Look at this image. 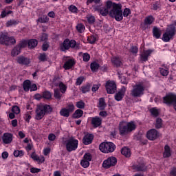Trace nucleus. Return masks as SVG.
Returning a JSON list of instances; mask_svg holds the SVG:
<instances>
[{"label": "nucleus", "instance_id": "f257e3e1", "mask_svg": "<svg viewBox=\"0 0 176 176\" xmlns=\"http://www.w3.org/2000/svg\"><path fill=\"white\" fill-rule=\"evenodd\" d=\"M107 9H110L109 16L115 19L116 21H122L123 20V11L122 10V4L113 3L111 1L106 2Z\"/></svg>", "mask_w": 176, "mask_h": 176}, {"label": "nucleus", "instance_id": "f03ea898", "mask_svg": "<svg viewBox=\"0 0 176 176\" xmlns=\"http://www.w3.org/2000/svg\"><path fill=\"white\" fill-rule=\"evenodd\" d=\"M118 130L121 135H127V134L135 130V124L133 122H120Z\"/></svg>", "mask_w": 176, "mask_h": 176}, {"label": "nucleus", "instance_id": "7ed1b4c3", "mask_svg": "<svg viewBox=\"0 0 176 176\" xmlns=\"http://www.w3.org/2000/svg\"><path fill=\"white\" fill-rule=\"evenodd\" d=\"M52 111H53V108L50 107L49 104H41L37 106V109L36 110V117L35 119L36 120H41L46 113H52Z\"/></svg>", "mask_w": 176, "mask_h": 176}, {"label": "nucleus", "instance_id": "20e7f679", "mask_svg": "<svg viewBox=\"0 0 176 176\" xmlns=\"http://www.w3.org/2000/svg\"><path fill=\"white\" fill-rule=\"evenodd\" d=\"M70 47L78 50H79V44H77L75 40L65 38L63 43L60 45V50L62 52H65L66 50H69Z\"/></svg>", "mask_w": 176, "mask_h": 176}, {"label": "nucleus", "instance_id": "39448f33", "mask_svg": "<svg viewBox=\"0 0 176 176\" xmlns=\"http://www.w3.org/2000/svg\"><path fill=\"white\" fill-rule=\"evenodd\" d=\"M132 89L131 90V96L134 98H140L144 96V92L145 91V87L141 83L135 84L132 86Z\"/></svg>", "mask_w": 176, "mask_h": 176}, {"label": "nucleus", "instance_id": "423d86ee", "mask_svg": "<svg viewBox=\"0 0 176 176\" xmlns=\"http://www.w3.org/2000/svg\"><path fill=\"white\" fill-rule=\"evenodd\" d=\"M99 149L103 153H112L116 149V146L111 142H106L99 145Z\"/></svg>", "mask_w": 176, "mask_h": 176}, {"label": "nucleus", "instance_id": "0eeeda50", "mask_svg": "<svg viewBox=\"0 0 176 176\" xmlns=\"http://www.w3.org/2000/svg\"><path fill=\"white\" fill-rule=\"evenodd\" d=\"M78 144L79 141H78V140L74 139V137L70 138L69 140L65 141L66 151H67V152L76 151V149H78Z\"/></svg>", "mask_w": 176, "mask_h": 176}, {"label": "nucleus", "instance_id": "6e6552de", "mask_svg": "<svg viewBox=\"0 0 176 176\" xmlns=\"http://www.w3.org/2000/svg\"><path fill=\"white\" fill-rule=\"evenodd\" d=\"M15 43L16 39H14V37H9V36L3 34L0 35V45H3L4 46H12V45H14Z\"/></svg>", "mask_w": 176, "mask_h": 176}, {"label": "nucleus", "instance_id": "1a4fd4ad", "mask_svg": "<svg viewBox=\"0 0 176 176\" xmlns=\"http://www.w3.org/2000/svg\"><path fill=\"white\" fill-rule=\"evenodd\" d=\"M164 104H166V105H171L173 104V107L175 108V111H176V95L173 93L168 94L166 96L163 98Z\"/></svg>", "mask_w": 176, "mask_h": 176}, {"label": "nucleus", "instance_id": "9d476101", "mask_svg": "<svg viewBox=\"0 0 176 176\" xmlns=\"http://www.w3.org/2000/svg\"><path fill=\"white\" fill-rule=\"evenodd\" d=\"M116 163H118V159L116 157H109L103 162L102 167L103 168H111V167L116 166Z\"/></svg>", "mask_w": 176, "mask_h": 176}, {"label": "nucleus", "instance_id": "9b49d317", "mask_svg": "<svg viewBox=\"0 0 176 176\" xmlns=\"http://www.w3.org/2000/svg\"><path fill=\"white\" fill-rule=\"evenodd\" d=\"M105 87L107 94H115L116 92V82L114 81H107Z\"/></svg>", "mask_w": 176, "mask_h": 176}, {"label": "nucleus", "instance_id": "f8f14e48", "mask_svg": "<svg viewBox=\"0 0 176 176\" xmlns=\"http://www.w3.org/2000/svg\"><path fill=\"white\" fill-rule=\"evenodd\" d=\"M16 62L21 65H30V64H31V59L25 56H20L17 57Z\"/></svg>", "mask_w": 176, "mask_h": 176}, {"label": "nucleus", "instance_id": "ddd939ff", "mask_svg": "<svg viewBox=\"0 0 176 176\" xmlns=\"http://www.w3.org/2000/svg\"><path fill=\"white\" fill-rule=\"evenodd\" d=\"M159 137V133L156 129H151L147 132L146 138L151 141H155Z\"/></svg>", "mask_w": 176, "mask_h": 176}, {"label": "nucleus", "instance_id": "4468645a", "mask_svg": "<svg viewBox=\"0 0 176 176\" xmlns=\"http://www.w3.org/2000/svg\"><path fill=\"white\" fill-rule=\"evenodd\" d=\"M1 139L3 144H10L12 141H13V135L10 133H3Z\"/></svg>", "mask_w": 176, "mask_h": 176}, {"label": "nucleus", "instance_id": "2eb2a0df", "mask_svg": "<svg viewBox=\"0 0 176 176\" xmlns=\"http://www.w3.org/2000/svg\"><path fill=\"white\" fill-rule=\"evenodd\" d=\"M125 94L126 88L123 87L118 93L116 94L115 100L116 101H122V100H123V97H124Z\"/></svg>", "mask_w": 176, "mask_h": 176}, {"label": "nucleus", "instance_id": "dca6fc26", "mask_svg": "<svg viewBox=\"0 0 176 176\" xmlns=\"http://www.w3.org/2000/svg\"><path fill=\"white\" fill-rule=\"evenodd\" d=\"M93 138H94V135H93V134L87 133L84 136L82 142L85 145H90V144L93 142Z\"/></svg>", "mask_w": 176, "mask_h": 176}, {"label": "nucleus", "instance_id": "f3484780", "mask_svg": "<svg viewBox=\"0 0 176 176\" xmlns=\"http://www.w3.org/2000/svg\"><path fill=\"white\" fill-rule=\"evenodd\" d=\"M94 10H99L100 13L102 16H107L109 14V12L111 11V8H108V6H107V4L105 5V8L103 9L100 8V7L96 6L94 8Z\"/></svg>", "mask_w": 176, "mask_h": 176}, {"label": "nucleus", "instance_id": "a211bd4d", "mask_svg": "<svg viewBox=\"0 0 176 176\" xmlns=\"http://www.w3.org/2000/svg\"><path fill=\"white\" fill-rule=\"evenodd\" d=\"M75 64V60L69 59L64 63L63 68L66 70L71 69Z\"/></svg>", "mask_w": 176, "mask_h": 176}, {"label": "nucleus", "instance_id": "6ab92c4d", "mask_svg": "<svg viewBox=\"0 0 176 176\" xmlns=\"http://www.w3.org/2000/svg\"><path fill=\"white\" fill-rule=\"evenodd\" d=\"M102 120L100 117H94L91 120V124L94 126V127L97 128L100 127L101 126Z\"/></svg>", "mask_w": 176, "mask_h": 176}, {"label": "nucleus", "instance_id": "aec40b11", "mask_svg": "<svg viewBox=\"0 0 176 176\" xmlns=\"http://www.w3.org/2000/svg\"><path fill=\"white\" fill-rule=\"evenodd\" d=\"M153 50H148L146 51H144V53L141 54V60L142 61H148V58L151 54H152V52Z\"/></svg>", "mask_w": 176, "mask_h": 176}, {"label": "nucleus", "instance_id": "412c9836", "mask_svg": "<svg viewBox=\"0 0 176 176\" xmlns=\"http://www.w3.org/2000/svg\"><path fill=\"white\" fill-rule=\"evenodd\" d=\"M153 35L154 38H155L156 39H159V38L162 36V31H160V29H159V28L154 26L153 29Z\"/></svg>", "mask_w": 176, "mask_h": 176}, {"label": "nucleus", "instance_id": "4be33fe9", "mask_svg": "<svg viewBox=\"0 0 176 176\" xmlns=\"http://www.w3.org/2000/svg\"><path fill=\"white\" fill-rule=\"evenodd\" d=\"M28 45L30 49H34L38 46V40L36 39H30L28 42Z\"/></svg>", "mask_w": 176, "mask_h": 176}, {"label": "nucleus", "instance_id": "5701e85b", "mask_svg": "<svg viewBox=\"0 0 176 176\" xmlns=\"http://www.w3.org/2000/svg\"><path fill=\"white\" fill-rule=\"evenodd\" d=\"M83 116V111L82 109H77L72 115L74 119H79Z\"/></svg>", "mask_w": 176, "mask_h": 176}, {"label": "nucleus", "instance_id": "b1692460", "mask_svg": "<svg viewBox=\"0 0 176 176\" xmlns=\"http://www.w3.org/2000/svg\"><path fill=\"white\" fill-rule=\"evenodd\" d=\"M166 32L170 38H173V36L175 35V26L171 25L169 28H167Z\"/></svg>", "mask_w": 176, "mask_h": 176}, {"label": "nucleus", "instance_id": "393cba45", "mask_svg": "<svg viewBox=\"0 0 176 176\" xmlns=\"http://www.w3.org/2000/svg\"><path fill=\"white\" fill-rule=\"evenodd\" d=\"M122 155H124L125 157H130L131 156V152L130 151V148L127 147H124L121 150Z\"/></svg>", "mask_w": 176, "mask_h": 176}, {"label": "nucleus", "instance_id": "a878e982", "mask_svg": "<svg viewBox=\"0 0 176 176\" xmlns=\"http://www.w3.org/2000/svg\"><path fill=\"white\" fill-rule=\"evenodd\" d=\"M90 89H91V85L90 83H87L85 85L82 86L80 90L83 94H85V93H88Z\"/></svg>", "mask_w": 176, "mask_h": 176}, {"label": "nucleus", "instance_id": "bb28decb", "mask_svg": "<svg viewBox=\"0 0 176 176\" xmlns=\"http://www.w3.org/2000/svg\"><path fill=\"white\" fill-rule=\"evenodd\" d=\"M163 156H164V157H170V156H171L170 146L166 145L164 146V153L163 154Z\"/></svg>", "mask_w": 176, "mask_h": 176}, {"label": "nucleus", "instance_id": "cd10ccee", "mask_svg": "<svg viewBox=\"0 0 176 176\" xmlns=\"http://www.w3.org/2000/svg\"><path fill=\"white\" fill-rule=\"evenodd\" d=\"M31 87V81L30 80H25L23 82V90L25 91H29Z\"/></svg>", "mask_w": 176, "mask_h": 176}, {"label": "nucleus", "instance_id": "c85d7f7f", "mask_svg": "<svg viewBox=\"0 0 176 176\" xmlns=\"http://www.w3.org/2000/svg\"><path fill=\"white\" fill-rule=\"evenodd\" d=\"M62 96L63 95L61 94V92H60V89H54V98L58 100V101H60V100H61Z\"/></svg>", "mask_w": 176, "mask_h": 176}, {"label": "nucleus", "instance_id": "c756f323", "mask_svg": "<svg viewBox=\"0 0 176 176\" xmlns=\"http://www.w3.org/2000/svg\"><path fill=\"white\" fill-rule=\"evenodd\" d=\"M107 107V104L105 103V99L104 98H101L99 99V108L100 111H104L105 107Z\"/></svg>", "mask_w": 176, "mask_h": 176}, {"label": "nucleus", "instance_id": "7c9ffc66", "mask_svg": "<svg viewBox=\"0 0 176 176\" xmlns=\"http://www.w3.org/2000/svg\"><path fill=\"white\" fill-rule=\"evenodd\" d=\"M90 67L92 72H97L100 68V64H98L97 62H94L91 63Z\"/></svg>", "mask_w": 176, "mask_h": 176}, {"label": "nucleus", "instance_id": "2f4dec72", "mask_svg": "<svg viewBox=\"0 0 176 176\" xmlns=\"http://www.w3.org/2000/svg\"><path fill=\"white\" fill-rule=\"evenodd\" d=\"M20 53H21V49L16 45L12 50L11 52L12 56H19V54H20Z\"/></svg>", "mask_w": 176, "mask_h": 176}, {"label": "nucleus", "instance_id": "473e14b6", "mask_svg": "<svg viewBox=\"0 0 176 176\" xmlns=\"http://www.w3.org/2000/svg\"><path fill=\"white\" fill-rule=\"evenodd\" d=\"M111 62L116 65V67H120L122 65V61L119 58L113 57L111 58Z\"/></svg>", "mask_w": 176, "mask_h": 176}, {"label": "nucleus", "instance_id": "72a5a7b5", "mask_svg": "<svg viewBox=\"0 0 176 176\" xmlns=\"http://www.w3.org/2000/svg\"><path fill=\"white\" fill-rule=\"evenodd\" d=\"M70 113H69L67 111V109H65V108H63L60 111V116H63V118H69V114Z\"/></svg>", "mask_w": 176, "mask_h": 176}, {"label": "nucleus", "instance_id": "f704fd0d", "mask_svg": "<svg viewBox=\"0 0 176 176\" xmlns=\"http://www.w3.org/2000/svg\"><path fill=\"white\" fill-rule=\"evenodd\" d=\"M153 21H155V19H153V16H148L144 19V24H146V25H151V24H152Z\"/></svg>", "mask_w": 176, "mask_h": 176}, {"label": "nucleus", "instance_id": "c9c22d12", "mask_svg": "<svg viewBox=\"0 0 176 176\" xmlns=\"http://www.w3.org/2000/svg\"><path fill=\"white\" fill-rule=\"evenodd\" d=\"M65 109L70 113H72L75 111V105H74L72 103H69L67 104Z\"/></svg>", "mask_w": 176, "mask_h": 176}, {"label": "nucleus", "instance_id": "e433bc0d", "mask_svg": "<svg viewBox=\"0 0 176 176\" xmlns=\"http://www.w3.org/2000/svg\"><path fill=\"white\" fill-rule=\"evenodd\" d=\"M78 32H79L80 34H82V32H85V25L82 24V23H78L76 27Z\"/></svg>", "mask_w": 176, "mask_h": 176}, {"label": "nucleus", "instance_id": "4c0bfd02", "mask_svg": "<svg viewBox=\"0 0 176 176\" xmlns=\"http://www.w3.org/2000/svg\"><path fill=\"white\" fill-rule=\"evenodd\" d=\"M135 168L137 170V171H146L147 168L144 164H142L140 165H136Z\"/></svg>", "mask_w": 176, "mask_h": 176}, {"label": "nucleus", "instance_id": "58836bf2", "mask_svg": "<svg viewBox=\"0 0 176 176\" xmlns=\"http://www.w3.org/2000/svg\"><path fill=\"white\" fill-rule=\"evenodd\" d=\"M58 85L59 86V89H60L59 91L64 94V93L67 91V86H65V85H64L63 82H60L59 85Z\"/></svg>", "mask_w": 176, "mask_h": 176}, {"label": "nucleus", "instance_id": "ea45409f", "mask_svg": "<svg viewBox=\"0 0 176 176\" xmlns=\"http://www.w3.org/2000/svg\"><path fill=\"white\" fill-rule=\"evenodd\" d=\"M43 98L45 100H50L52 98V93L49 91H45L43 93Z\"/></svg>", "mask_w": 176, "mask_h": 176}, {"label": "nucleus", "instance_id": "a19ab883", "mask_svg": "<svg viewBox=\"0 0 176 176\" xmlns=\"http://www.w3.org/2000/svg\"><path fill=\"white\" fill-rule=\"evenodd\" d=\"M162 126H163V121L162 120V118H157L155 128L162 129Z\"/></svg>", "mask_w": 176, "mask_h": 176}, {"label": "nucleus", "instance_id": "79ce46f5", "mask_svg": "<svg viewBox=\"0 0 176 176\" xmlns=\"http://www.w3.org/2000/svg\"><path fill=\"white\" fill-rule=\"evenodd\" d=\"M80 164H81L82 167H83L84 168H87V167H89V166H90V162H89L86 160H82L80 162Z\"/></svg>", "mask_w": 176, "mask_h": 176}, {"label": "nucleus", "instance_id": "37998d69", "mask_svg": "<svg viewBox=\"0 0 176 176\" xmlns=\"http://www.w3.org/2000/svg\"><path fill=\"white\" fill-rule=\"evenodd\" d=\"M150 112L153 116H155V118H157V116H159V110H157L156 108L151 109Z\"/></svg>", "mask_w": 176, "mask_h": 176}, {"label": "nucleus", "instance_id": "c03bdc74", "mask_svg": "<svg viewBox=\"0 0 176 176\" xmlns=\"http://www.w3.org/2000/svg\"><path fill=\"white\" fill-rule=\"evenodd\" d=\"M172 37L170 36V34H168V33H164L162 36V41H164V42H170V39Z\"/></svg>", "mask_w": 176, "mask_h": 176}, {"label": "nucleus", "instance_id": "a18cd8bd", "mask_svg": "<svg viewBox=\"0 0 176 176\" xmlns=\"http://www.w3.org/2000/svg\"><path fill=\"white\" fill-rule=\"evenodd\" d=\"M27 45H28V41H27V40H21L19 43L18 46L21 49H23V47H25Z\"/></svg>", "mask_w": 176, "mask_h": 176}, {"label": "nucleus", "instance_id": "49530a36", "mask_svg": "<svg viewBox=\"0 0 176 176\" xmlns=\"http://www.w3.org/2000/svg\"><path fill=\"white\" fill-rule=\"evenodd\" d=\"M85 102H83L82 100H80L77 102L76 104L77 108H78L79 109H83L85 108Z\"/></svg>", "mask_w": 176, "mask_h": 176}, {"label": "nucleus", "instance_id": "de8ad7c7", "mask_svg": "<svg viewBox=\"0 0 176 176\" xmlns=\"http://www.w3.org/2000/svg\"><path fill=\"white\" fill-rule=\"evenodd\" d=\"M17 24H19V21L12 19V20L8 21L7 22V23H6V25H7V27H10V26H12V25H17Z\"/></svg>", "mask_w": 176, "mask_h": 176}, {"label": "nucleus", "instance_id": "09e8293b", "mask_svg": "<svg viewBox=\"0 0 176 176\" xmlns=\"http://www.w3.org/2000/svg\"><path fill=\"white\" fill-rule=\"evenodd\" d=\"M12 13H13V12L12 10H9V11L3 10L1 12V16L2 17V19H3V18L6 17L8 15L12 14Z\"/></svg>", "mask_w": 176, "mask_h": 176}, {"label": "nucleus", "instance_id": "8fccbe9b", "mask_svg": "<svg viewBox=\"0 0 176 176\" xmlns=\"http://www.w3.org/2000/svg\"><path fill=\"white\" fill-rule=\"evenodd\" d=\"M12 112L15 113V115H19V113H20V107H19V106H13L12 108Z\"/></svg>", "mask_w": 176, "mask_h": 176}, {"label": "nucleus", "instance_id": "3c124183", "mask_svg": "<svg viewBox=\"0 0 176 176\" xmlns=\"http://www.w3.org/2000/svg\"><path fill=\"white\" fill-rule=\"evenodd\" d=\"M83 159L84 160H87V162H91V159H92L91 154H90L89 153H86L84 155Z\"/></svg>", "mask_w": 176, "mask_h": 176}, {"label": "nucleus", "instance_id": "603ef678", "mask_svg": "<svg viewBox=\"0 0 176 176\" xmlns=\"http://www.w3.org/2000/svg\"><path fill=\"white\" fill-rule=\"evenodd\" d=\"M129 14H131V10L129 8H125L123 11L122 17H128Z\"/></svg>", "mask_w": 176, "mask_h": 176}, {"label": "nucleus", "instance_id": "864d4df0", "mask_svg": "<svg viewBox=\"0 0 176 176\" xmlns=\"http://www.w3.org/2000/svg\"><path fill=\"white\" fill-rule=\"evenodd\" d=\"M69 10L72 12V13H78V8L74 5H71L69 7Z\"/></svg>", "mask_w": 176, "mask_h": 176}, {"label": "nucleus", "instance_id": "5fc2aeb1", "mask_svg": "<svg viewBox=\"0 0 176 176\" xmlns=\"http://www.w3.org/2000/svg\"><path fill=\"white\" fill-rule=\"evenodd\" d=\"M82 58H83V61H85V63H87V61L90 60V54H89V53H84L82 54Z\"/></svg>", "mask_w": 176, "mask_h": 176}, {"label": "nucleus", "instance_id": "6e6d98bb", "mask_svg": "<svg viewBox=\"0 0 176 176\" xmlns=\"http://www.w3.org/2000/svg\"><path fill=\"white\" fill-rule=\"evenodd\" d=\"M49 18L47 16L40 17L37 19L38 23H47Z\"/></svg>", "mask_w": 176, "mask_h": 176}, {"label": "nucleus", "instance_id": "4d7b16f0", "mask_svg": "<svg viewBox=\"0 0 176 176\" xmlns=\"http://www.w3.org/2000/svg\"><path fill=\"white\" fill-rule=\"evenodd\" d=\"M58 82H60V76H55L52 80L53 85L54 86H58Z\"/></svg>", "mask_w": 176, "mask_h": 176}, {"label": "nucleus", "instance_id": "13d9d810", "mask_svg": "<svg viewBox=\"0 0 176 176\" xmlns=\"http://www.w3.org/2000/svg\"><path fill=\"white\" fill-rule=\"evenodd\" d=\"M85 78L83 76H80V77H78L76 80V85L77 86H80V84L81 83H83V80H84Z\"/></svg>", "mask_w": 176, "mask_h": 176}, {"label": "nucleus", "instance_id": "bf43d9fd", "mask_svg": "<svg viewBox=\"0 0 176 176\" xmlns=\"http://www.w3.org/2000/svg\"><path fill=\"white\" fill-rule=\"evenodd\" d=\"M38 59L40 61H47V59L46 58V54H41L38 56Z\"/></svg>", "mask_w": 176, "mask_h": 176}, {"label": "nucleus", "instance_id": "052dcab7", "mask_svg": "<svg viewBox=\"0 0 176 176\" xmlns=\"http://www.w3.org/2000/svg\"><path fill=\"white\" fill-rule=\"evenodd\" d=\"M96 41H97V38L94 36H91L90 37H88V41L91 45H93V43H96Z\"/></svg>", "mask_w": 176, "mask_h": 176}, {"label": "nucleus", "instance_id": "680f3d73", "mask_svg": "<svg viewBox=\"0 0 176 176\" xmlns=\"http://www.w3.org/2000/svg\"><path fill=\"white\" fill-rule=\"evenodd\" d=\"M130 52L131 53H133V54H137V53H138V47H137V46H132Z\"/></svg>", "mask_w": 176, "mask_h": 176}, {"label": "nucleus", "instance_id": "e2e57ef3", "mask_svg": "<svg viewBox=\"0 0 176 176\" xmlns=\"http://www.w3.org/2000/svg\"><path fill=\"white\" fill-rule=\"evenodd\" d=\"M31 112L28 111L25 113V121L28 122V123H30V120H31Z\"/></svg>", "mask_w": 176, "mask_h": 176}, {"label": "nucleus", "instance_id": "0e129e2a", "mask_svg": "<svg viewBox=\"0 0 176 176\" xmlns=\"http://www.w3.org/2000/svg\"><path fill=\"white\" fill-rule=\"evenodd\" d=\"M87 21L89 24H94V21H96V19L94 18V16H91L87 18Z\"/></svg>", "mask_w": 176, "mask_h": 176}, {"label": "nucleus", "instance_id": "69168bd1", "mask_svg": "<svg viewBox=\"0 0 176 176\" xmlns=\"http://www.w3.org/2000/svg\"><path fill=\"white\" fill-rule=\"evenodd\" d=\"M160 74L162 76H167V75H168V72L167 69H160Z\"/></svg>", "mask_w": 176, "mask_h": 176}, {"label": "nucleus", "instance_id": "338daca9", "mask_svg": "<svg viewBox=\"0 0 176 176\" xmlns=\"http://www.w3.org/2000/svg\"><path fill=\"white\" fill-rule=\"evenodd\" d=\"M41 42H45V41H47V34L43 33L42 36H41Z\"/></svg>", "mask_w": 176, "mask_h": 176}, {"label": "nucleus", "instance_id": "774afa93", "mask_svg": "<svg viewBox=\"0 0 176 176\" xmlns=\"http://www.w3.org/2000/svg\"><path fill=\"white\" fill-rule=\"evenodd\" d=\"M48 140L49 141H54V140H56V135H54V133H50L48 135Z\"/></svg>", "mask_w": 176, "mask_h": 176}]
</instances>
